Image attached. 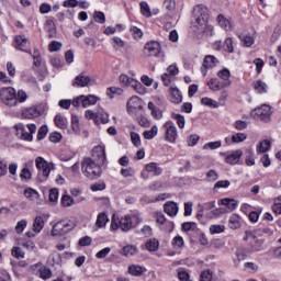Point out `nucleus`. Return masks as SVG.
I'll list each match as a JSON object with an SVG mask.
<instances>
[{
	"mask_svg": "<svg viewBox=\"0 0 281 281\" xmlns=\"http://www.w3.org/2000/svg\"><path fill=\"white\" fill-rule=\"evenodd\" d=\"M244 240H246L249 249L252 251H262L265 249V240L258 238L251 231L245 232Z\"/></svg>",
	"mask_w": 281,
	"mask_h": 281,
	"instance_id": "7",
	"label": "nucleus"
},
{
	"mask_svg": "<svg viewBox=\"0 0 281 281\" xmlns=\"http://www.w3.org/2000/svg\"><path fill=\"white\" fill-rule=\"evenodd\" d=\"M173 120H176L179 128H186V116H183L181 114H175Z\"/></svg>",
	"mask_w": 281,
	"mask_h": 281,
	"instance_id": "55",
	"label": "nucleus"
},
{
	"mask_svg": "<svg viewBox=\"0 0 281 281\" xmlns=\"http://www.w3.org/2000/svg\"><path fill=\"white\" fill-rule=\"evenodd\" d=\"M240 40H241L244 47H251V45H254V43H256V40L251 35L243 36V37H240Z\"/></svg>",
	"mask_w": 281,
	"mask_h": 281,
	"instance_id": "49",
	"label": "nucleus"
},
{
	"mask_svg": "<svg viewBox=\"0 0 281 281\" xmlns=\"http://www.w3.org/2000/svg\"><path fill=\"white\" fill-rule=\"evenodd\" d=\"M146 249L148 251H157L159 249V240L157 238H151L146 243Z\"/></svg>",
	"mask_w": 281,
	"mask_h": 281,
	"instance_id": "44",
	"label": "nucleus"
},
{
	"mask_svg": "<svg viewBox=\"0 0 281 281\" xmlns=\"http://www.w3.org/2000/svg\"><path fill=\"white\" fill-rule=\"evenodd\" d=\"M99 166L106 164V147L104 145H98L92 148L91 157Z\"/></svg>",
	"mask_w": 281,
	"mask_h": 281,
	"instance_id": "11",
	"label": "nucleus"
},
{
	"mask_svg": "<svg viewBox=\"0 0 281 281\" xmlns=\"http://www.w3.org/2000/svg\"><path fill=\"white\" fill-rule=\"evenodd\" d=\"M164 210L168 216L175 217L177 214H179V204L173 201H168L165 203Z\"/></svg>",
	"mask_w": 281,
	"mask_h": 281,
	"instance_id": "21",
	"label": "nucleus"
},
{
	"mask_svg": "<svg viewBox=\"0 0 281 281\" xmlns=\"http://www.w3.org/2000/svg\"><path fill=\"white\" fill-rule=\"evenodd\" d=\"M14 41H15V48H18L20 52H27L30 40H27L25 35L15 36Z\"/></svg>",
	"mask_w": 281,
	"mask_h": 281,
	"instance_id": "18",
	"label": "nucleus"
},
{
	"mask_svg": "<svg viewBox=\"0 0 281 281\" xmlns=\"http://www.w3.org/2000/svg\"><path fill=\"white\" fill-rule=\"evenodd\" d=\"M216 65H218V59L214 55H206L200 68L202 76H207V70L214 69Z\"/></svg>",
	"mask_w": 281,
	"mask_h": 281,
	"instance_id": "16",
	"label": "nucleus"
},
{
	"mask_svg": "<svg viewBox=\"0 0 281 281\" xmlns=\"http://www.w3.org/2000/svg\"><path fill=\"white\" fill-rule=\"evenodd\" d=\"M247 126H248L247 121L238 120L234 123V128H236V131H245Z\"/></svg>",
	"mask_w": 281,
	"mask_h": 281,
	"instance_id": "64",
	"label": "nucleus"
},
{
	"mask_svg": "<svg viewBox=\"0 0 281 281\" xmlns=\"http://www.w3.org/2000/svg\"><path fill=\"white\" fill-rule=\"evenodd\" d=\"M220 78V79H218ZM232 72L227 68H223L217 71V78H212L207 82L209 89L211 91H223V89H227L232 87Z\"/></svg>",
	"mask_w": 281,
	"mask_h": 281,
	"instance_id": "1",
	"label": "nucleus"
},
{
	"mask_svg": "<svg viewBox=\"0 0 281 281\" xmlns=\"http://www.w3.org/2000/svg\"><path fill=\"white\" fill-rule=\"evenodd\" d=\"M138 249L137 247L133 246V245H127L125 247H123L122 249V254L123 256H135L137 254Z\"/></svg>",
	"mask_w": 281,
	"mask_h": 281,
	"instance_id": "43",
	"label": "nucleus"
},
{
	"mask_svg": "<svg viewBox=\"0 0 281 281\" xmlns=\"http://www.w3.org/2000/svg\"><path fill=\"white\" fill-rule=\"evenodd\" d=\"M123 93H124V90H122V88H117V87H111V88H108V90H106V95L111 100H113V98H115V95H122Z\"/></svg>",
	"mask_w": 281,
	"mask_h": 281,
	"instance_id": "39",
	"label": "nucleus"
},
{
	"mask_svg": "<svg viewBox=\"0 0 281 281\" xmlns=\"http://www.w3.org/2000/svg\"><path fill=\"white\" fill-rule=\"evenodd\" d=\"M213 273L211 270H203L200 273V281H212Z\"/></svg>",
	"mask_w": 281,
	"mask_h": 281,
	"instance_id": "57",
	"label": "nucleus"
},
{
	"mask_svg": "<svg viewBox=\"0 0 281 281\" xmlns=\"http://www.w3.org/2000/svg\"><path fill=\"white\" fill-rule=\"evenodd\" d=\"M140 234L147 238H150V236H153V227H150V225H144L140 228Z\"/></svg>",
	"mask_w": 281,
	"mask_h": 281,
	"instance_id": "61",
	"label": "nucleus"
},
{
	"mask_svg": "<svg viewBox=\"0 0 281 281\" xmlns=\"http://www.w3.org/2000/svg\"><path fill=\"white\" fill-rule=\"evenodd\" d=\"M271 148V142L269 139H263L257 146V153H267Z\"/></svg>",
	"mask_w": 281,
	"mask_h": 281,
	"instance_id": "41",
	"label": "nucleus"
},
{
	"mask_svg": "<svg viewBox=\"0 0 281 281\" xmlns=\"http://www.w3.org/2000/svg\"><path fill=\"white\" fill-rule=\"evenodd\" d=\"M40 278L42 280H49L52 278V270L47 267L40 268Z\"/></svg>",
	"mask_w": 281,
	"mask_h": 281,
	"instance_id": "47",
	"label": "nucleus"
},
{
	"mask_svg": "<svg viewBox=\"0 0 281 281\" xmlns=\"http://www.w3.org/2000/svg\"><path fill=\"white\" fill-rule=\"evenodd\" d=\"M162 130L165 133L164 139L168 144H177V139H179V131L177 130V125L172 121H167L162 125Z\"/></svg>",
	"mask_w": 281,
	"mask_h": 281,
	"instance_id": "6",
	"label": "nucleus"
},
{
	"mask_svg": "<svg viewBox=\"0 0 281 281\" xmlns=\"http://www.w3.org/2000/svg\"><path fill=\"white\" fill-rule=\"evenodd\" d=\"M45 114V104L38 103L29 108H24L21 115L24 120H36Z\"/></svg>",
	"mask_w": 281,
	"mask_h": 281,
	"instance_id": "8",
	"label": "nucleus"
},
{
	"mask_svg": "<svg viewBox=\"0 0 281 281\" xmlns=\"http://www.w3.org/2000/svg\"><path fill=\"white\" fill-rule=\"evenodd\" d=\"M247 139V134L245 133H236L232 136L231 142L233 144H240Z\"/></svg>",
	"mask_w": 281,
	"mask_h": 281,
	"instance_id": "46",
	"label": "nucleus"
},
{
	"mask_svg": "<svg viewBox=\"0 0 281 281\" xmlns=\"http://www.w3.org/2000/svg\"><path fill=\"white\" fill-rule=\"evenodd\" d=\"M131 139H132L133 146H136V148L138 146H142V139L139 138V134L138 133L132 132L131 133Z\"/></svg>",
	"mask_w": 281,
	"mask_h": 281,
	"instance_id": "58",
	"label": "nucleus"
},
{
	"mask_svg": "<svg viewBox=\"0 0 281 281\" xmlns=\"http://www.w3.org/2000/svg\"><path fill=\"white\" fill-rule=\"evenodd\" d=\"M90 190H92V192H99L102 190H106V184L103 181H99V182L91 184Z\"/></svg>",
	"mask_w": 281,
	"mask_h": 281,
	"instance_id": "50",
	"label": "nucleus"
},
{
	"mask_svg": "<svg viewBox=\"0 0 281 281\" xmlns=\"http://www.w3.org/2000/svg\"><path fill=\"white\" fill-rule=\"evenodd\" d=\"M61 205L63 207H71L72 205H76V200H74L71 195H63Z\"/></svg>",
	"mask_w": 281,
	"mask_h": 281,
	"instance_id": "45",
	"label": "nucleus"
},
{
	"mask_svg": "<svg viewBox=\"0 0 281 281\" xmlns=\"http://www.w3.org/2000/svg\"><path fill=\"white\" fill-rule=\"evenodd\" d=\"M13 258H25V251L21 247H13L11 250Z\"/></svg>",
	"mask_w": 281,
	"mask_h": 281,
	"instance_id": "54",
	"label": "nucleus"
},
{
	"mask_svg": "<svg viewBox=\"0 0 281 281\" xmlns=\"http://www.w3.org/2000/svg\"><path fill=\"white\" fill-rule=\"evenodd\" d=\"M170 102L173 104H181L183 102V95L179 88H170Z\"/></svg>",
	"mask_w": 281,
	"mask_h": 281,
	"instance_id": "23",
	"label": "nucleus"
},
{
	"mask_svg": "<svg viewBox=\"0 0 281 281\" xmlns=\"http://www.w3.org/2000/svg\"><path fill=\"white\" fill-rule=\"evenodd\" d=\"M157 133H159V127H157V125H154L151 130L145 131L143 133V137L145 139H155V137H157Z\"/></svg>",
	"mask_w": 281,
	"mask_h": 281,
	"instance_id": "37",
	"label": "nucleus"
},
{
	"mask_svg": "<svg viewBox=\"0 0 281 281\" xmlns=\"http://www.w3.org/2000/svg\"><path fill=\"white\" fill-rule=\"evenodd\" d=\"M85 115L87 120H93L94 122H98V120H100V112H93L91 110H87L85 112Z\"/></svg>",
	"mask_w": 281,
	"mask_h": 281,
	"instance_id": "53",
	"label": "nucleus"
},
{
	"mask_svg": "<svg viewBox=\"0 0 281 281\" xmlns=\"http://www.w3.org/2000/svg\"><path fill=\"white\" fill-rule=\"evenodd\" d=\"M130 276H134L135 278H139L143 273H146V269L139 265H131L127 268Z\"/></svg>",
	"mask_w": 281,
	"mask_h": 281,
	"instance_id": "27",
	"label": "nucleus"
},
{
	"mask_svg": "<svg viewBox=\"0 0 281 281\" xmlns=\"http://www.w3.org/2000/svg\"><path fill=\"white\" fill-rule=\"evenodd\" d=\"M240 157H243V150L236 149L226 156L225 161L231 166H236L240 161Z\"/></svg>",
	"mask_w": 281,
	"mask_h": 281,
	"instance_id": "19",
	"label": "nucleus"
},
{
	"mask_svg": "<svg viewBox=\"0 0 281 281\" xmlns=\"http://www.w3.org/2000/svg\"><path fill=\"white\" fill-rule=\"evenodd\" d=\"M26 101L27 92H25L24 90H19L18 92H15V106H18L19 104H23Z\"/></svg>",
	"mask_w": 281,
	"mask_h": 281,
	"instance_id": "35",
	"label": "nucleus"
},
{
	"mask_svg": "<svg viewBox=\"0 0 281 281\" xmlns=\"http://www.w3.org/2000/svg\"><path fill=\"white\" fill-rule=\"evenodd\" d=\"M155 218H156V225L161 229L162 232H172L175 229V223L171 221L166 220V215L161 212H156L155 213Z\"/></svg>",
	"mask_w": 281,
	"mask_h": 281,
	"instance_id": "12",
	"label": "nucleus"
},
{
	"mask_svg": "<svg viewBox=\"0 0 281 281\" xmlns=\"http://www.w3.org/2000/svg\"><path fill=\"white\" fill-rule=\"evenodd\" d=\"M243 225V218L238 214H232L228 220L229 229H240Z\"/></svg>",
	"mask_w": 281,
	"mask_h": 281,
	"instance_id": "22",
	"label": "nucleus"
},
{
	"mask_svg": "<svg viewBox=\"0 0 281 281\" xmlns=\"http://www.w3.org/2000/svg\"><path fill=\"white\" fill-rule=\"evenodd\" d=\"M147 109L150 110V115L154 117V120H162L164 119V111L161 109L157 108L155 103L148 102Z\"/></svg>",
	"mask_w": 281,
	"mask_h": 281,
	"instance_id": "24",
	"label": "nucleus"
},
{
	"mask_svg": "<svg viewBox=\"0 0 281 281\" xmlns=\"http://www.w3.org/2000/svg\"><path fill=\"white\" fill-rule=\"evenodd\" d=\"M47 133H49L47 125H42L37 132V140L41 142V139H45V137H47Z\"/></svg>",
	"mask_w": 281,
	"mask_h": 281,
	"instance_id": "48",
	"label": "nucleus"
},
{
	"mask_svg": "<svg viewBox=\"0 0 281 281\" xmlns=\"http://www.w3.org/2000/svg\"><path fill=\"white\" fill-rule=\"evenodd\" d=\"M76 227L71 221L69 220H61L57 222L55 225H53L52 228V236H65V234H68V232H71Z\"/></svg>",
	"mask_w": 281,
	"mask_h": 281,
	"instance_id": "9",
	"label": "nucleus"
},
{
	"mask_svg": "<svg viewBox=\"0 0 281 281\" xmlns=\"http://www.w3.org/2000/svg\"><path fill=\"white\" fill-rule=\"evenodd\" d=\"M146 172H149L154 175V177H160V175H164V168L159 167V164L157 162H149L145 165Z\"/></svg>",
	"mask_w": 281,
	"mask_h": 281,
	"instance_id": "20",
	"label": "nucleus"
},
{
	"mask_svg": "<svg viewBox=\"0 0 281 281\" xmlns=\"http://www.w3.org/2000/svg\"><path fill=\"white\" fill-rule=\"evenodd\" d=\"M106 223H109V215L104 212L99 213L95 221V227L102 229V227H106Z\"/></svg>",
	"mask_w": 281,
	"mask_h": 281,
	"instance_id": "30",
	"label": "nucleus"
},
{
	"mask_svg": "<svg viewBox=\"0 0 281 281\" xmlns=\"http://www.w3.org/2000/svg\"><path fill=\"white\" fill-rule=\"evenodd\" d=\"M27 227V221L26 220H21L16 223L14 231L18 234H23V231Z\"/></svg>",
	"mask_w": 281,
	"mask_h": 281,
	"instance_id": "51",
	"label": "nucleus"
},
{
	"mask_svg": "<svg viewBox=\"0 0 281 281\" xmlns=\"http://www.w3.org/2000/svg\"><path fill=\"white\" fill-rule=\"evenodd\" d=\"M113 43H114V49H122V47L126 46V42H124L120 37H113Z\"/></svg>",
	"mask_w": 281,
	"mask_h": 281,
	"instance_id": "62",
	"label": "nucleus"
},
{
	"mask_svg": "<svg viewBox=\"0 0 281 281\" xmlns=\"http://www.w3.org/2000/svg\"><path fill=\"white\" fill-rule=\"evenodd\" d=\"M55 125L58 127V128H61V130H65L67 128V119H65V116L60 115V114H57L55 116Z\"/></svg>",
	"mask_w": 281,
	"mask_h": 281,
	"instance_id": "42",
	"label": "nucleus"
},
{
	"mask_svg": "<svg viewBox=\"0 0 281 281\" xmlns=\"http://www.w3.org/2000/svg\"><path fill=\"white\" fill-rule=\"evenodd\" d=\"M110 228L112 232H117V229L121 232H131V229H134V226L131 217L126 214L121 218L115 215L112 216Z\"/></svg>",
	"mask_w": 281,
	"mask_h": 281,
	"instance_id": "3",
	"label": "nucleus"
},
{
	"mask_svg": "<svg viewBox=\"0 0 281 281\" xmlns=\"http://www.w3.org/2000/svg\"><path fill=\"white\" fill-rule=\"evenodd\" d=\"M120 82L125 87H133V89H135L137 93H145L144 86L142 85V82L128 77L127 75H121Z\"/></svg>",
	"mask_w": 281,
	"mask_h": 281,
	"instance_id": "14",
	"label": "nucleus"
},
{
	"mask_svg": "<svg viewBox=\"0 0 281 281\" xmlns=\"http://www.w3.org/2000/svg\"><path fill=\"white\" fill-rule=\"evenodd\" d=\"M254 113L257 115V117H259V120H261V122L266 123L271 122V115L273 114L271 111V105L269 104H262L261 106L256 108Z\"/></svg>",
	"mask_w": 281,
	"mask_h": 281,
	"instance_id": "13",
	"label": "nucleus"
},
{
	"mask_svg": "<svg viewBox=\"0 0 281 281\" xmlns=\"http://www.w3.org/2000/svg\"><path fill=\"white\" fill-rule=\"evenodd\" d=\"M221 205H224L225 207H227L229 212H234V210L238 207V201L231 198H224V199H221Z\"/></svg>",
	"mask_w": 281,
	"mask_h": 281,
	"instance_id": "29",
	"label": "nucleus"
},
{
	"mask_svg": "<svg viewBox=\"0 0 281 281\" xmlns=\"http://www.w3.org/2000/svg\"><path fill=\"white\" fill-rule=\"evenodd\" d=\"M145 54L147 56H159V54H161V44L159 42H148L145 45Z\"/></svg>",
	"mask_w": 281,
	"mask_h": 281,
	"instance_id": "17",
	"label": "nucleus"
},
{
	"mask_svg": "<svg viewBox=\"0 0 281 281\" xmlns=\"http://www.w3.org/2000/svg\"><path fill=\"white\" fill-rule=\"evenodd\" d=\"M16 90L12 87L2 88L0 90V99L5 106H16Z\"/></svg>",
	"mask_w": 281,
	"mask_h": 281,
	"instance_id": "10",
	"label": "nucleus"
},
{
	"mask_svg": "<svg viewBox=\"0 0 281 281\" xmlns=\"http://www.w3.org/2000/svg\"><path fill=\"white\" fill-rule=\"evenodd\" d=\"M130 220H131V223H132V226L134 227H137V225H139V223H143L144 221V217L142 216V213L139 211H132L131 214H127Z\"/></svg>",
	"mask_w": 281,
	"mask_h": 281,
	"instance_id": "26",
	"label": "nucleus"
},
{
	"mask_svg": "<svg viewBox=\"0 0 281 281\" xmlns=\"http://www.w3.org/2000/svg\"><path fill=\"white\" fill-rule=\"evenodd\" d=\"M201 104L209 106L210 109H218L220 106L218 101L207 97L201 99Z\"/></svg>",
	"mask_w": 281,
	"mask_h": 281,
	"instance_id": "36",
	"label": "nucleus"
},
{
	"mask_svg": "<svg viewBox=\"0 0 281 281\" xmlns=\"http://www.w3.org/2000/svg\"><path fill=\"white\" fill-rule=\"evenodd\" d=\"M102 166L91 157H87L81 162V170L87 179H98L102 176Z\"/></svg>",
	"mask_w": 281,
	"mask_h": 281,
	"instance_id": "2",
	"label": "nucleus"
},
{
	"mask_svg": "<svg viewBox=\"0 0 281 281\" xmlns=\"http://www.w3.org/2000/svg\"><path fill=\"white\" fill-rule=\"evenodd\" d=\"M89 82H91V78L89 76L79 75L76 77L72 87H88Z\"/></svg>",
	"mask_w": 281,
	"mask_h": 281,
	"instance_id": "28",
	"label": "nucleus"
},
{
	"mask_svg": "<svg viewBox=\"0 0 281 281\" xmlns=\"http://www.w3.org/2000/svg\"><path fill=\"white\" fill-rule=\"evenodd\" d=\"M35 164L37 170H40V172H42L43 177H45L46 179L47 177H49V172L54 170V164L47 162V160H45V158L43 157H37L35 159Z\"/></svg>",
	"mask_w": 281,
	"mask_h": 281,
	"instance_id": "15",
	"label": "nucleus"
},
{
	"mask_svg": "<svg viewBox=\"0 0 281 281\" xmlns=\"http://www.w3.org/2000/svg\"><path fill=\"white\" fill-rule=\"evenodd\" d=\"M24 196L30 199V201L38 200V192L32 188H27L24 190Z\"/></svg>",
	"mask_w": 281,
	"mask_h": 281,
	"instance_id": "40",
	"label": "nucleus"
},
{
	"mask_svg": "<svg viewBox=\"0 0 281 281\" xmlns=\"http://www.w3.org/2000/svg\"><path fill=\"white\" fill-rule=\"evenodd\" d=\"M252 88L255 89L256 93H267V91H269V86L267 85V82L258 79V80H255L252 82Z\"/></svg>",
	"mask_w": 281,
	"mask_h": 281,
	"instance_id": "25",
	"label": "nucleus"
},
{
	"mask_svg": "<svg viewBox=\"0 0 281 281\" xmlns=\"http://www.w3.org/2000/svg\"><path fill=\"white\" fill-rule=\"evenodd\" d=\"M93 19H94L95 23L103 24L106 22V16L104 15V12H102V11H95Z\"/></svg>",
	"mask_w": 281,
	"mask_h": 281,
	"instance_id": "52",
	"label": "nucleus"
},
{
	"mask_svg": "<svg viewBox=\"0 0 281 281\" xmlns=\"http://www.w3.org/2000/svg\"><path fill=\"white\" fill-rule=\"evenodd\" d=\"M98 100H100V98H98L93 94H89L87 97L83 95V100H82L83 109H87V106H91V105L95 104L98 102Z\"/></svg>",
	"mask_w": 281,
	"mask_h": 281,
	"instance_id": "33",
	"label": "nucleus"
},
{
	"mask_svg": "<svg viewBox=\"0 0 281 281\" xmlns=\"http://www.w3.org/2000/svg\"><path fill=\"white\" fill-rule=\"evenodd\" d=\"M43 227H45V221H43L41 216L35 217L33 223V232H35V234H41Z\"/></svg>",
	"mask_w": 281,
	"mask_h": 281,
	"instance_id": "34",
	"label": "nucleus"
},
{
	"mask_svg": "<svg viewBox=\"0 0 281 281\" xmlns=\"http://www.w3.org/2000/svg\"><path fill=\"white\" fill-rule=\"evenodd\" d=\"M199 135L192 134L187 138V144L188 146H196V144H199Z\"/></svg>",
	"mask_w": 281,
	"mask_h": 281,
	"instance_id": "60",
	"label": "nucleus"
},
{
	"mask_svg": "<svg viewBox=\"0 0 281 281\" xmlns=\"http://www.w3.org/2000/svg\"><path fill=\"white\" fill-rule=\"evenodd\" d=\"M194 25L198 30H205L207 25L209 11L205 5L199 4L193 9Z\"/></svg>",
	"mask_w": 281,
	"mask_h": 281,
	"instance_id": "5",
	"label": "nucleus"
},
{
	"mask_svg": "<svg viewBox=\"0 0 281 281\" xmlns=\"http://www.w3.org/2000/svg\"><path fill=\"white\" fill-rule=\"evenodd\" d=\"M217 23L226 32H232V22H229L223 14L217 15Z\"/></svg>",
	"mask_w": 281,
	"mask_h": 281,
	"instance_id": "32",
	"label": "nucleus"
},
{
	"mask_svg": "<svg viewBox=\"0 0 281 281\" xmlns=\"http://www.w3.org/2000/svg\"><path fill=\"white\" fill-rule=\"evenodd\" d=\"M15 130L16 135L23 140V142H33L34 139V133H36V124L31 123L25 126L23 123H18L13 127ZM30 133L27 132V130Z\"/></svg>",
	"mask_w": 281,
	"mask_h": 281,
	"instance_id": "4",
	"label": "nucleus"
},
{
	"mask_svg": "<svg viewBox=\"0 0 281 281\" xmlns=\"http://www.w3.org/2000/svg\"><path fill=\"white\" fill-rule=\"evenodd\" d=\"M272 211L274 212V214H281V196L274 199Z\"/></svg>",
	"mask_w": 281,
	"mask_h": 281,
	"instance_id": "63",
	"label": "nucleus"
},
{
	"mask_svg": "<svg viewBox=\"0 0 281 281\" xmlns=\"http://www.w3.org/2000/svg\"><path fill=\"white\" fill-rule=\"evenodd\" d=\"M139 7H140V14H143V16H146V19H150L153 16L148 2L143 1L139 3Z\"/></svg>",
	"mask_w": 281,
	"mask_h": 281,
	"instance_id": "38",
	"label": "nucleus"
},
{
	"mask_svg": "<svg viewBox=\"0 0 281 281\" xmlns=\"http://www.w3.org/2000/svg\"><path fill=\"white\" fill-rule=\"evenodd\" d=\"M225 232V226L224 225H211L210 226V233L211 234H223Z\"/></svg>",
	"mask_w": 281,
	"mask_h": 281,
	"instance_id": "59",
	"label": "nucleus"
},
{
	"mask_svg": "<svg viewBox=\"0 0 281 281\" xmlns=\"http://www.w3.org/2000/svg\"><path fill=\"white\" fill-rule=\"evenodd\" d=\"M139 106H142V99L139 97L134 95L127 101V111H135Z\"/></svg>",
	"mask_w": 281,
	"mask_h": 281,
	"instance_id": "31",
	"label": "nucleus"
},
{
	"mask_svg": "<svg viewBox=\"0 0 281 281\" xmlns=\"http://www.w3.org/2000/svg\"><path fill=\"white\" fill-rule=\"evenodd\" d=\"M16 170H19V165L16 162L9 165V173L11 175V179L14 181H16Z\"/></svg>",
	"mask_w": 281,
	"mask_h": 281,
	"instance_id": "56",
	"label": "nucleus"
}]
</instances>
